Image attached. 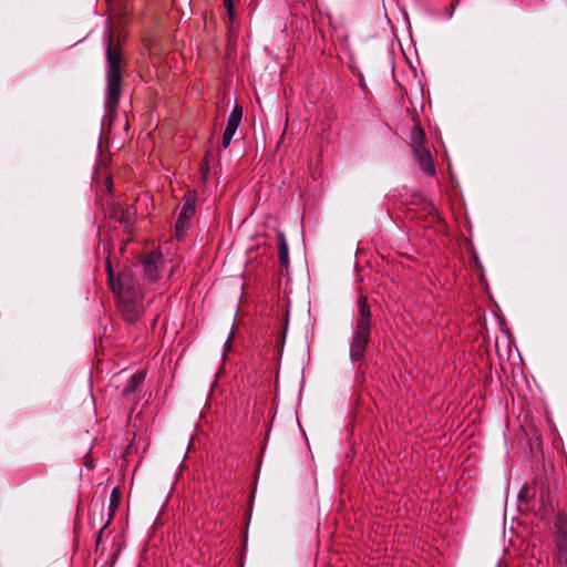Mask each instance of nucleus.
Listing matches in <instances>:
<instances>
[{
	"mask_svg": "<svg viewBox=\"0 0 567 567\" xmlns=\"http://www.w3.org/2000/svg\"><path fill=\"white\" fill-rule=\"evenodd\" d=\"M107 272L112 290L117 295L118 309L127 322L136 321L143 310L142 295L135 279L130 271H123L117 280H114L113 269L107 262Z\"/></svg>",
	"mask_w": 567,
	"mask_h": 567,
	"instance_id": "nucleus-1",
	"label": "nucleus"
},
{
	"mask_svg": "<svg viewBox=\"0 0 567 567\" xmlns=\"http://www.w3.org/2000/svg\"><path fill=\"white\" fill-rule=\"evenodd\" d=\"M371 327V312L364 296L359 298V317L357 319L355 329L350 344V357L352 361L360 360L365 351L369 342Z\"/></svg>",
	"mask_w": 567,
	"mask_h": 567,
	"instance_id": "nucleus-2",
	"label": "nucleus"
},
{
	"mask_svg": "<svg viewBox=\"0 0 567 567\" xmlns=\"http://www.w3.org/2000/svg\"><path fill=\"white\" fill-rule=\"evenodd\" d=\"M107 97L105 102L106 109L114 110L117 105L121 94V55L116 50H113L111 44L107 47Z\"/></svg>",
	"mask_w": 567,
	"mask_h": 567,
	"instance_id": "nucleus-3",
	"label": "nucleus"
},
{
	"mask_svg": "<svg viewBox=\"0 0 567 567\" xmlns=\"http://www.w3.org/2000/svg\"><path fill=\"white\" fill-rule=\"evenodd\" d=\"M518 501L520 504L528 506L532 499L539 503V511L544 512V515L549 514L554 511V499L550 495V491L547 485L540 483L539 485H525L518 492Z\"/></svg>",
	"mask_w": 567,
	"mask_h": 567,
	"instance_id": "nucleus-4",
	"label": "nucleus"
},
{
	"mask_svg": "<svg viewBox=\"0 0 567 567\" xmlns=\"http://www.w3.org/2000/svg\"><path fill=\"white\" fill-rule=\"evenodd\" d=\"M195 195L187 193L175 223V235L177 238H182L186 229H188L189 221L195 214Z\"/></svg>",
	"mask_w": 567,
	"mask_h": 567,
	"instance_id": "nucleus-5",
	"label": "nucleus"
},
{
	"mask_svg": "<svg viewBox=\"0 0 567 567\" xmlns=\"http://www.w3.org/2000/svg\"><path fill=\"white\" fill-rule=\"evenodd\" d=\"M556 527L557 558L560 564H567V519L559 517Z\"/></svg>",
	"mask_w": 567,
	"mask_h": 567,
	"instance_id": "nucleus-6",
	"label": "nucleus"
},
{
	"mask_svg": "<svg viewBox=\"0 0 567 567\" xmlns=\"http://www.w3.org/2000/svg\"><path fill=\"white\" fill-rule=\"evenodd\" d=\"M163 269L162 255L159 252H152L144 260V275L148 281H155L161 277Z\"/></svg>",
	"mask_w": 567,
	"mask_h": 567,
	"instance_id": "nucleus-7",
	"label": "nucleus"
},
{
	"mask_svg": "<svg viewBox=\"0 0 567 567\" xmlns=\"http://www.w3.org/2000/svg\"><path fill=\"white\" fill-rule=\"evenodd\" d=\"M241 116H243V110L240 106L236 105L229 117H228V121H227V124H226V128L224 131V135H223V146L224 148H227L239 126V123L241 121Z\"/></svg>",
	"mask_w": 567,
	"mask_h": 567,
	"instance_id": "nucleus-8",
	"label": "nucleus"
},
{
	"mask_svg": "<svg viewBox=\"0 0 567 567\" xmlns=\"http://www.w3.org/2000/svg\"><path fill=\"white\" fill-rule=\"evenodd\" d=\"M414 157L420 166V168L426 174H434L435 167L433 163L432 155L427 148H420L413 151Z\"/></svg>",
	"mask_w": 567,
	"mask_h": 567,
	"instance_id": "nucleus-9",
	"label": "nucleus"
},
{
	"mask_svg": "<svg viewBox=\"0 0 567 567\" xmlns=\"http://www.w3.org/2000/svg\"><path fill=\"white\" fill-rule=\"evenodd\" d=\"M278 250H279V259L282 266L287 267L289 265V249L288 244L286 241L285 235L282 233H278Z\"/></svg>",
	"mask_w": 567,
	"mask_h": 567,
	"instance_id": "nucleus-10",
	"label": "nucleus"
},
{
	"mask_svg": "<svg viewBox=\"0 0 567 567\" xmlns=\"http://www.w3.org/2000/svg\"><path fill=\"white\" fill-rule=\"evenodd\" d=\"M424 137H425L424 131L420 126H415L412 130L411 135H410V144H411L412 152L420 150V148H424V146H423Z\"/></svg>",
	"mask_w": 567,
	"mask_h": 567,
	"instance_id": "nucleus-11",
	"label": "nucleus"
},
{
	"mask_svg": "<svg viewBox=\"0 0 567 567\" xmlns=\"http://www.w3.org/2000/svg\"><path fill=\"white\" fill-rule=\"evenodd\" d=\"M144 379V375L143 374H135L131 378V381H130V384L126 386V389L124 390L125 393H131L133 392L136 386L143 381Z\"/></svg>",
	"mask_w": 567,
	"mask_h": 567,
	"instance_id": "nucleus-12",
	"label": "nucleus"
},
{
	"mask_svg": "<svg viewBox=\"0 0 567 567\" xmlns=\"http://www.w3.org/2000/svg\"><path fill=\"white\" fill-rule=\"evenodd\" d=\"M118 502H120V494H118V491L116 488H114L110 496V508L112 511H114L117 507Z\"/></svg>",
	"mask_w": 567,
	"mask_h": 567,
	"instance_id": "nucleus-13",
	"label": "nucleus"
},
{
	"mask_svg": "<svg viewBox=\"0 0 567 567\" xmlns=\"http://www.w3.org/2000/svg\"><path fill=\"white\" fill-rule=\"evenodd\" d=\"M224 3L227 8V11H228V14H229V18L233 19L234 17V4H233V0H224Z\"/></svg>",
	"mask_w": 567,
	"mask_h": 567,
	"instance_id": "nucleus-14",
	"label": "nucleus"
},
{
	"mask_svg": "<svg viewBox=\"0 0 567 567\" xmlns=\"http://www.w3.org/2000/svg\"><path fill=\"white\" fill-rule=\"evenodd\" d=\"M230 338H231V336L225 342V350H229L230 349Z\"/></svg>",
	"mask_w": 567,
	"mask_h": 567,
	"instance_id": "nucleus-15",
	"label": "nucleus"
},
{
	"mask_svg": "<svg viewBox=\"0 0 567 567\" xmlns=\"http://www.w3.org/2000/svg\"><path fill=\"white\" fill-rule=\"evenodd\" d=\"M360 86H361V87H364V81H363V79H360Z\"/></svg>",
	"mask_w": 567,
	"mask_h": 567,
	"instance_id": "nucleus-16",
	"label": "nucleus"
}]
</instances>
